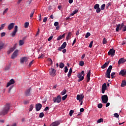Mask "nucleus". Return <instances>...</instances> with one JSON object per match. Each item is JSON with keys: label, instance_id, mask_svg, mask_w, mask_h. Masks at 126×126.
Instances as JSON below:
<instances>
[{"label": "nucleus", "instance_id": "38", "mask_svg": "<svg viewBox=\"0 0 126 126\" xmlns=\"http://www.w3.org/2000/svg\"><path fill=\"white\" fill-rule=\"evenodd\" d=\"M103 119L102 118H100L99 119H98L97 121V123L98 124H100V123H102V122H103Z\"/></svg>", "mask_w": 126, "mask_h": 126}, {"label": "nucleus", "instance_id": "41", "mask_svg": "<svg viewBox=\"0 0 126 126\" xmlns=\"http://www.w3.org/2000/svg\"><path fill=\"white\" fill-rule=\"evenodd\" d=\"M102 43L104 44H107V43H108V41L106 39V38H103Z\"/></svg>", "mask_w": 126, "mask_h": 126}, {"label": "nucleus", "instance_id": "28", "mask_svg": "<svg viewBox=\"0 0 126 126\" xmlns=\"http://www.w3.org/2000/svg\"><path fill=\"white\" fill-rule=\"evenodd\" d=\"M102 89H104L106 90L107 89V84L104 83L102 86Z\"/></svg>", "mask_w": 126, "mask_h": 126}, {"label": "nucleus", "instance_id": "53", "mask_svg": "<svg viewBox=\"0 0 126 126\" xmlns=\"http://www.w3.org/2000/svg\"><path fill=\"white\" fill-rule=\"evenodd\" d=\"M10 68L9 65H7L5 67V70H8Z\"/></svg>", "mask_w": 126, "mask_h": 126}, {"label": "nucleus", "instance_id": "25", "mask_svg": "<svg viewBox=\"0 0 126 126\" xmlns=\"http://www.w3.org/2000/svg\"><path fill=\"white\" fill-rule=\"evenodd\" d=\"M110 73H111V72H110L106 71L105 72V75L107 78H111V76H110Z\"/></svg>", "mask_w": 126, "mask_h": 126}, {"label": "nucleus", "instance_id": "20", "mask_svg": "<svg viewBox=\"0 0 126 126\" xmlns=\"http://www.w3.org/2000/svg\"><path fill=\"white\" fill-rule=\"evenodd\" d=\"M25 95L26 96H30V95H31V93H30V89L27 90L25 92Z\"/></svg>", "mask_w": 126, "mask_h": 126}, {"label": "nucleus", "instance_id": "1", "mask_svg": "<svg viewBox=\"0 0 126 126\" xmlns=\"http://www.w3.org/2000/svg\"><path fill=\"white\" fill-rule=\"evenodd\" d=\"M9 104L7 103L4 107L0 111V116H4L5 115H6L9 111Z\"/></svg>", "mask_w": 126, "mask_h": 126}, {"label": "nucleus", "instance_id": "14", "mask_svg": "<svg viewBox=\"0 0 126 126\" xmlns=\"http://www.w3.org/2000/svg\"><path fill=\"white\" fill-rule=\"evenodd\" d=\"M91 75V70H89L87 74V82H89L90 81V76Z\"/></svg>", "mask_w": 126, "mask_h": 126}, {"label": "nucleus", "instance_id": "9", "mask_svg": "<svg viewBox=\"0 0 126 126\" xmlns=\"http://www.w3.org/2000/svg\"><path fill=\"white\" fill-rule=\"evenodd\" d=\"M18 55V50H16L13 52L12 56H11V59H12V60H14V59H15V58H16V57H17Z\"/></svg>", "mask_w": 126, "mask_h": 126}, {"label": "nucleus", "instance_id": "60", "mask_svg": "<svg viewBox=\"0 0 126 126\" xmlns=\"http://www.w3.org/2000/svg\"><path fill=\"white\" fill-rule=\"evenodd\" d=\"M45 57V55L44 54H42L40 57H38V59H43Z\"/></svg>", "mask_w": 126, "mask_h": 126}, {"label": "nucleus", "instance_id": "2", "mask_svg": "<svg viewBox=\"0 0 126 126\" xmlns=\"http://www.w3.org/2000/svg\"><path fill=\"white\" fill-rule=\"evenodd\" d=\"M84 71H82V72L78 74L77 77L79 78L78 79V82H80L84 79Z\"/></svg>", "mask_w": 126, "mask_h": 126}, {"label": "nucleus", "instance_id": "55", "mask_svg": "<svg viewBox=\"0 0 126 126\" xmlns=\"http://www.w3.org/2000/svg\"><path fill=\"white\" fill-rule=\"evenodd\" d=\"M12 88H13V86H11L9 88V91H8V93H10L11 91V89H12Z\"/></svg>", "mask_w": 126, "mask_h": 126}, {"label": "nucleus", "instance_id": "27", "mask_svg": "<svg viewBox=\"0 0 126 126\" xmlns=\"http://www.w3.org/2000/svg\"><path fill=\"white\" fill-rule=\"evenodd\" d=\"M24 44V41L23 40H20L19 41V46H22V45Z\"/></svg>", "mask_w": 126, "mask_h": 126}, {"label": "nucleus", "instance_id": "23", "mask_svg": "<svg viewBox=\"0 0 126 126\" xmlns=\"http://www.w3.org/2000/svg\"><path fill=\"white\" fill-rule=\"evenodd\" d=\"M77 12H78V10L75 9L72 13L70 14V16H73V15H74V14H76Z\"/></svg>", "mask_w": 126, "mask_h": 126}, {"label": "nucleus", "instance_id": "39", "mask_svg": "<svg viewBox=\"0 0 126 126\" xmlns=\"http://www.w3.org/2000/svg\"><path fill=\"white\" fill-rule=\"evenodd\" d=\"M91 36V34L90 33V32H87L85 35V37L86 38H88V37Z\"/></svg>", "mask_w": 126, "mask_h": 126}, {"label": "nucleus", "instance_id": "26", "mask_svg": "<svg viewBox=\"0 0 126 126\" xmlns=\"http://www.w3.org/2000/svg\"><path fill=\"white\" fill-rule=\"evenodd\" d=\"M125 86H126V81L125 80L122 81L121 87H125Z\"/></svg>", "mask_w": 126, "mask_h": 126}, {"label": "nucleus", "instance_id": "63", "mask_svg": "<svg viewBox=\"0 0 126 126\" xmlns=\"http://www.w3.org/2000/svg\"><path fill=\"white\" fill-rule=\"evenodd\" d=\"M4 36H5V32H2L1 33V37H4Z\"/></svg>", "mask_w": 126, "mask_h": 126}, {"label": "nucleus", "instance_id": "47", "mask_svg": "<svg viewBox=\"0 0 126 126\" xmlns=\"http://www.w3.org/2000/svg\"><path fill=\"white\" fill-rule=\"evenodd\" d=\"M7 11H8V8H6L4 11L3 12V15H4V14L5 13H6V12H7Z\"/></svg>", "mask_w": 126, "mask_h": 126}, {"label": "nucleus", "instance_id": "15", "mask_svg": "<svg viewBox=\"0 0 126 126\" xmlns=\"http://www.w3.org/2000/svg\"><path fill=\"white\" fill-rule=\"evenodd\" d=\"M126 62V60L125 58H121L118 62V63L119 65L121 64V63H124Z\"/></svg>", "mask_w": 126, "mask_h": 126}, {"label": "nucleus", "instance_id": "24", "mask_svg": "<svg viewBox=\"0 0 126 126\" xmlns=\"http://www.w3.org/2000/svg\"><path fill=\"white\" fill-rule=\"evenodd\" d=\"M113 68V66H112V65H110L109 67H108V69H107V72H111V71H112V69Z\"/></svg>", "mask_w": 126, "mask_h": 126}, {"label": "nucleus", "instance_id": "56", "mask_svg": "<svg viewBox=\"0 0 126 126\" xmlns=\"http://www.w3.org/2000/svg\"><path fill=\"white\" fill-rule=\"evenodd\" d=\"M54 26H55V27H58V26H59V22H55L54 23Z\"/></svg>", "mask_w": 126, "mask_h": 126}, {"label": "nucleus", "instance_id": "43", "mask_svg": "<svg viewBox=\"0 0 126 126\" xmlns=\"http://www.w3.org/2000/svg\"><path fill=\"white\" fill-rule=\"evenodd\" d=\"M34 12H35V10H32L31 13L30 17H33V15H34Z\"/></svg>", "mask_w": 126, "mask_h": 126}, {"label": "nucleus", "instance_id": "32", "mask_svg": "<svg viewBox=\"0 0 126 126\" xmlns=\"http://www.w3.org/2000/svg\"><path fill=\"white\" fill-rule=\"evenodd\" d=\"M100 7V5L99 4H95L94 6V9H97Z\"/></svg>", "mask_w": 126, "mask_h": 126}, {"label": "nucleus", "instance_id": "49", "mask_svg": "<svg viewBox=\"0 0 126 126\" xmlns=\"http://www.w3.org/2000/svg\"><path fill=\"white\" fill-rule=\"evenodd\" d=\"M114 117L115 118H119L120 117V115H119L118 113H115L114 114Z\"/></svg>", "mask_w": 126, "mask_h": 126}, {"label": "nucleus", "instance_id": "54", "mask_svg": "<svg viewBox=\"0 0 126 126\" xmlns=\"http://www.w3.org/2000/svg\"><path fill=\"white\" fill-rule=\"evenodd\" d=\"M12 84H13L10 83V82H8L7 84L6 87H9V86H10V85H12Z\"/></svg>", "mask_w": 126, "mask_h": 126}, {"label": "nucleus", "instance_id": "57", "mask_svg": "<svg viewBox=\"0 0 126 126\" xmlns=\"http://www.w3.org/2000/svg\"><path fill=\"white\" fill-rule=\"evenodd\" d=\"M53 38V36H51L50 37H49L48 39V41H49V42H50V41H51V40H52Z\"/></svg>", "mask_w": 126, "mask_h": 126}, {"label": "nucleus", "instance_id": "44", "mask_svg": "<svg viewBox=\"0 0 126 126\" xmlns=\"http://www.w3.org/2000/svg\"><path fill=\"white\" fill-rule=\"evenodd\" d=\"M93 46V41H92L91 42H90V44H89V48H92V46Z\"/></svg>", "mask_w": 126, "mask_h": 126}, {"label": "nucleus", "instance_id": "46", "mask_svg": "<svg viewBox=\"0 0 126 126\" xmlns=\"http://www.w3.org/2000/svg\"><path fill=\"white\" fill-rule=\"evenodd\" d=\"M68 71V69L67 68V66H65L64 67V72L65 73H66Z\"/></svg>", "mask_w": 126, "mask_h": 126}, {"label": "nucleus", "instance_id": "6", "mask_svg": "<svg viewBox=\"0 0 126 126\" xmlns=\"http://www.w3.org/2000/svg\"><path fill=\"white\" fill-rule=\"evenodd\" d=\"M20 62L22 64L26 62V63L27 64L28 63H27V62H28V58H27L26 57H22L20 58Z\"/></svg>", "mask_w": 126, "mask_h": 126}, {"label": "nucleus", "instance_id": "48", "mask_svg": "<svg viewBox=\"0 0 126 126\" xmlns=\"http://www.w3.org/2000/svg\"><path fill=\"white\" fill-rule=\"evenodd\" d=\"M122 31L123 32H126V26H124L123 28H122Z\"/></svg>", "mask_w": 126, "mask_h": 126}, {"label": "nucleus", "instance_id": "13", "mask_svg": "<svg viewBox=\"0 0 126 126\" xmlns=\"http://www.w3.org/2000/svg\"><path fill=\"white\" fill-rule=\"evenodd\" d=\"M66 47V42H64L63 44L61 45V47H59L58 48V51H62L63 49H64Z\"/></svg>", "mask_w": 126, "mask_h": 126}, {"label": "nucleus", "instance_id": "16", "mask_svg": "<svg viewBox=\"0 0 126 126\" xmlns=\"http://www.w3.org/2000/svg\"><path fill=\"white\" fill-rule=\"evenodd\" d=\"M14 27V23H11L8 26V30H11Z\"/></svg>", "mask_w": 126, "mask_h": 126}, {"label": "nucleus", "instance_id": "11", "mask_svg": "<svg viewBox=\"0 0 126 126\" xmlns=\"http://www.w3.org/2000/svg\"><path fill=\"white\" fill-rule=\"evenodd\" d=\"M42 109V105L41 103H37L35 105V110L36 112H39Z\"/></svg>", "mask_w": 126, "mask_h": 126}, {"label": "nucleus", "instance_id": "45", "mask_svg": "<svg viewBox=\"0 0 126 126\" xmlns=\"http://www.w3.org/2000/svg\"><path fill=\"white\" fill-rule=\"evenodd\" d=\"M96 12L97 13H99V12H101V9L99 8H98L97 9H96Z\"/></svg>", "mask_w": 126, "mask_h": 126}, {"label": "nucleus", "instance_id": "12", "mask_svg": "<svg viewBox=\"0 0 126 126\" xmlns=\"http://www.w3.org/2000/svg\"><path fill=\"white\" fill-rule=\"evenodd\" d=\"M18 30V26H15L14 27V31L12 32L11 36L12 37H14L15 36V34H16V32H17Z\"/></svg>", "mask_w": 126, "mask_h": 126}, {"label": "nucleus", "instance_id": "34", "mask_svg": "<svg viewBox=\"0 0 126 126\" xmlns=\"http://www.w3.org/2000/svg\"><path fill=\"white\" fill-rule=\"evenodd\" d=\"M79 65H80V66H83L84 65V62L83 61H80L79 62Z\"/></svg>", "mask_w": 126, "mask_h": 126}, {"label": "nucleus", "instance_id": "21", "mask_svg": "<svg viewBox=\"0 0 126 126\" xmlns=\"http://www.w3.org/2000/svg\"><path fill=\"white\" fill-rule=\"evenodd\" d=\"M64 36H65V33H64L63 35H60L57 38V41H60V40H62V39H63V38H64Z\"/></svg>", "mask_w": 126, "mask_h": 126}, {"label": "nucleus", "instance_id": "62", "mask_svg": "<svg viewBox=\"0 0 126 126\" xmlns=\"http://www.w3.org/2000/svg\"><path fill=\"white\" fill-rule=\"evenodd\" d=\"M39 15L38 20L39 21H41V20H42V17L41 16V14H39Z\"/></svg>", "mask_w": 126, "mask_h": 126}, {"label": "nucleus", "instance_id": "17", "mask_svg": "<svg viewBox=\"0 0 126 126\" xmlns=\"http://www.w3.org/2000/svg\"><path fill=\"white\" fill-rule=\"evenodd\" d=\"M109 63H110V61L106 62L103 65L101 66V68L103 69H104V68H106V67L109 65Z\"/></svg>", "mask_w": 126, "mask_h": 126}, {"label": "nucleus", "instance_id": "19", "mask_svg": "<svg viewBox=\"0 0 126 126\" xmlns=\"http://www.w3.org/2000/svg\"><path fill=\"white\" fill-rule=\"evenodd\" d=\"M4 48V43L3 42L0 41V52Z\"/></svg>", "mask_w": 126, "mask_h": 126}, {"label": "nucleus", "instance_id": "4", "mask_svg": "<svg viewBox=\"0 0 126 126\" xmlns=\"http://www.w3.org/2000/svg\"><path fill=\"white\" fill-rule=\"evenodd\" d=\"M49 74L51 76H53L54 77V76H56V75H57V71L56 70V69L53 68H51L49 69Z\"/></svg>", "mask_w": 126, "mask_h": 126}, {"label": "nucleus", "instance_id": "52", "mask_svg": "<svg viewBox=\"0 0 126 126\" xmlns=\"http://www.w3.org/2000/svg\"><path fill=\"white\" fill-rule=\"evenodd\" d=\"M115 74H116V73H115V72H112V73H111V78H114V77H115L114 76V75H115Z\"/></svg>", "mask_w": 126, "mask_h": 126}, {"label": "nucleus", "instance_id": "37", "mask_svg": "<svg viewBox=\"0 0 126 126\" xmlns=\"http://www.w3.org/2000/svg\"><path fill=\"white\" fill-rule=\"evenodd\" d=\"M106 6V4H103L101 6V10H104V9H105V7Z\"/></svg>", "mask_w": 126, "mask_h": 126}, {"label": "nucleus", "instance_id": "31", "mask_svg": "<svg viewBox=\"0 0 126 126\" xmlns=\"http://www.w3.org/2000/svg\"><path fill=\"white\" fill-rule=\"evenodd\" d=\"M59 66L60 68H63V67H64V64H63V63H60Z\"/></svg>", "mask_w": 126, "mask_h": 126}, {"label": "nucleus", "instance_id": "36", "mask_svg": "<svg viewBox=\"0 0 126 126\" xmlns=\"http://www.w3.org/2000/svg\"><path fill=\"white\" fill-rule=\"evenodd\" d=\"M74 113V111L73 110H71L69 112V116L70 117H72V114Z\"/></svg>", "mask_w": 126, "mask_h": 126}, {"label": "nucleus", "instance_id": "50", "mask_svg": "<svg viewBox=\"0 0 126 126\" xmlns=\"http://www.w3.org/2000/svg\"><path fill=\"white\" fill-rule=\"evenodd\" d=\"M43 117H44V113L41 112L39 114V118H43Z\"/></svg>", "mask_w": 126, "mask_h": 126}, {"label": "nucleus", "instance_id": "35", "mask_svg": "<svg viewBox=\"0 0 126 126\" xmlns=\"http://www.w3.org/2000/svg\"><path fill=\"white\" fill-rule=\"evenodd\" d=\"M25 28H28L29 26V22H26L25 23Z\"/></svg>", "mask_w": 126, "mask_h": 126}, {"label": "nucleus", "instance_id": "40", "mask_svg": "<svg viewBox=\"0 0 126 126\" xmlns=\"http://www.w3.org/2000/svg\"><path fill=\"white\" fill-rule=\"evenodd\" d=\"M66 98H67V94H65L64 96L62 97L63 101H64V100H65V99H66Z\"/></svg>", "mask_w": 126, "mask_h": 126}, {"label": "nucleus", "instance_id": "61", "mask_svg": "<svg viewBox=\"0 0 126 126\" xmlns=\"http://www.w3.org/2000/svg\"><path fill=\"white\" fill-rule=\"evenodd\" d=\"M80 112L81 113H83V112H84V108H81V109H80Z\"/></svg>", "mask_w": 126, "mask_h": 126}, {"label": "nucleus", "instance_id": "22", "mask_svg": "<svg viewBox=\"0 0 126 126\" xmlns=\"http://www.w3.org/2000/svg\"><path fill=\"white\" fill-rule=\"evenodd\" d=\"M71 73H72V68H70L67 74L68 77L70 78V76H71Z\"/></svg>", "mask_w": 126, "mask_h": 126}, {"label": "nucleus", "instance_id": "64", "mask_svg": "<svg viewBox=\"0 0 126 126\" xmlns=\"http://www.w3.org/2000/svg\"><path fill=\"white\" fill-rule=\"evenodd\" d=\"M68 37H71V32L68 33V35H67Z\"/></svg>", "mask_w": 126, "mask_h": 126}, {"label": "nucleus", "instance_id": "33", "mask_svg": "<svg viewBox=\"0 0 126 126\" xmlns=\"http://www.w3.org/2000/svg\"><path fill=\"white\" fill-rule=\"evenodd\" d=\"M97 107L98 109H102V108H103V104L102 103H99L97 105Z\"/></svg>", "mask_w": 126, "mask_h": 126}, {"label": "nucleus", "instance_id": "59", "mask_svg": "<svg viewBox=\"0 0 126 126\" xmlns=\"http://www.w3.org/2000/svg\"><path fill=\"white\" fill-rule=\"evenodd\" d=\"M48 20V18L47 17H45L44 19H43V22H46Z\"/></svg>", "mask_w": 126, "mask_h": 126}, {"label": "nucleus", "instance_id": "51", "mask_svg": "<svg viewBox=\"0 0 126 126\" xmlns=\"http://www.w3.org/2000/svg\"><path fill=\"white\" fill-rule=\"evenodd\" d=\"M4 26H5V24L1 25V27H0L1 30H2V29H3V28H4Z\"/></svg>", "mask_w": 126, "mask_h": 126}, {"label": "nucleus", "instance_id": "10", "mask_svg": "<svg viewBox=\"0 0 126 126\" xmlns=\"http://www.w3.org/2000/svg\"><path fill=\"white\" fill-rule=\"evenodd\" d=\"M83 98H84V95L83 94H77L76 99L78 101H80L83 100Z\"/></svg>", "mask_w": 126, "mask_h": 126}, {"label": "nucleus", "instance_id": "42", "mask_svg": "<svg viewBox=\"0 0 126 126\" xmlns=\"http://www.w3.org/2000/svg\"><path fill=\"white\" fill-rule=\"evenodd\" d=\"M10 83H12V84H14L15 83V81H14V79H11L9 82Z\"/></svg>", "mask_w": 126, "mask_h": 126}, {"label": "nucleus", "instance_id": "3", "mask_svg": "<svg viewBox=\"0 0 126 126\" xmlns=\"http://www.w3.org/2000/svg\"><path fill=\"white\" fill-rule=\"evenodd\" d=\"M101 100L102 102L104 104H107L108 103V101L109 100V98L108 97V95L106 94L103 95L101 96Z\"/></svg>", "mask_w": 126, "mask_h": 126}, {"label": "nucleus", "instance_id": "29", "mask_svg": "<svg viewBox=\"0 0 126 126\" xmlns=\"http://www.w3.org/2000/svg\"><path fill=\"white\" fill-rule=\"evenodd\" d=\"M33 108H34V105L33 104L30 105V108H29V112H32Z\"/></svg>", "mask_w": 126, "mask_h": 126}, {"label": "nucleus", "instance_id": "8", "mask_svg": "<svg viewBox=\"0 0 126 126\" xmlns=\"http://www.w3.org/2000/svg\"><path fill=\"white\" fill-rule=\"evenodd\" d=\"M115 53H116V50L113 48L111 49L108 52V56H111V57H114L115 56Z\"/></svg>", "mask_w": 126, "mask_h": 126}, {"label": "nucleus", "instance_id": "58", "mask_svg": "<svg viewBox=\"0 0 126 126\" xmlns=\"http://www.w3.org/2000/svg\"><path fill=\"white\" fill-rule=\"evenodd\" d=\"M33 62H34V60H32V61H31L30 62V63L29 64V66H31V65H32V64H33Z\"/></svg>", "mask_w": 126, "mask_h": 126}, {"label": "nucleus", "instance_id": "7", "mask_svg": "<svg viewBox=\"0 0 126 126\" xmlns=\"http://www.w3.org/2000/svg\"><path fill=\"white\" fill-rule=\"evenodd\" d=\"M53 101L55 103H61L62 101V97L61 95H58L54 98Z\"/></svg>", "mask_w": 126, "mask_h": 126}, {"label": "nucleus", "instance_id": "30", "mask_svg": "<svg viewBox=\"0 0 126 126\" xmlns=\"http://www.w3.org/2000/svg\"><path fill=\"white\" fill-rule=\"evenodd\" d=\"M61 95H62V96H63V95H65V94H66V91L65 89H64L62 92H61Z\"/></svg>", "mask_w": 126, "mask_h": 126}, {"label": "nucleus", "instance_id": "5", "mask_svg": "<svg viewBox=\"0 0 126 126\" xmlns=\"http://www.w3.org/2000/svg\"><path fill=\"white\" fill-rule=\"evenodd\" d=\"M124 26H125V24H124V23H122L121 25L120 24H118L116 27V32H119L120 30L123 29V28H124Z\"/></svg>", "mask_w": 126, "mask_h": 126}, {"label": "nucleus", "instance_id": "18", "mask_svg": "<svg viewBox=\"0 0 126 126\" xmlns=\"http://www.w3.org/2000/svg\"><path fill=\"white\" fill-rule=\"evenodd\" d=\"M16 49V44H15L13 46V47L11 48L10 49L9 51L8 52V54H10L11 53H12V52H13V51H14V50Z\"/></svg>", "mask_w": 126, "mask_h": 126}]
</instances>
